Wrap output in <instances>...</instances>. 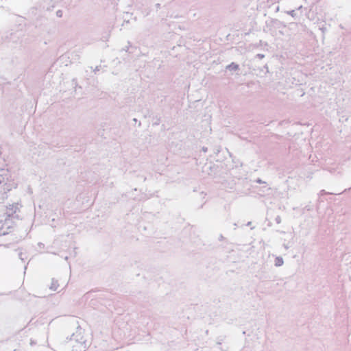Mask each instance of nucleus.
Segmentation results:
<instances>
[{
  "label": "nucleus",
  "mask_w": 351,
  "mask_h": 351,
  "mask_svg": "<svg viewBox=\"0 0 351 351\" xmlns=\"http://www.w3.org/2000/svg\"><path fill=\"white\" fill-rule=\"evenodd\" d=\"M284 263L283 259L282 257H276L275 258V265L276 267H280Z\"/></svg>",
  "instance_id": "obj_1"
}]
</instances>
